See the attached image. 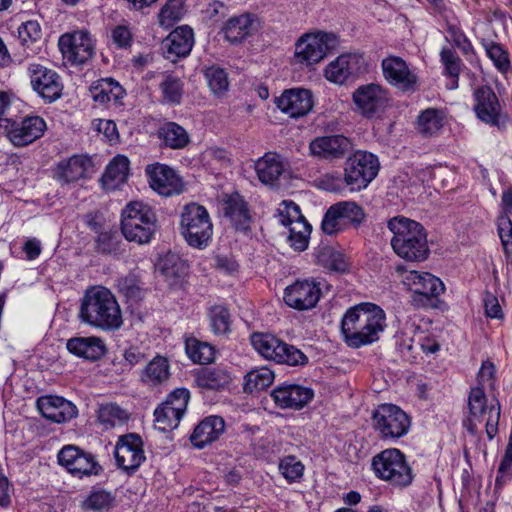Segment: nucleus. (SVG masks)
Returning <instances> with one entry per match:
<instances>
[{
  "label": "nucleus",
  "mask_w": 512,
  "mask_h": 512,
  "mask_svg": "<svg viewBox=\"0 0 512 512\" xmlns=\"http://www.w3.org/2000/svg\"><path fill=\"white\" fill-rule=\"evenodd\" d=\"M385 327L384 310L371 302L350 307L341 320L344 341L351 348H360L378 341Z\"/></svg>",
  "instance_id": "obj_1"
},
{
  "label": "nucleus",
  "mask_w": 512,
  "mask_h": 512,
  "mask_svg": "<svg viewBox=\"0 0 512 512\" xmlns=\"http://www.w3.org/2000/svg\"><path fill=\"white\" fill-rule=\"evenodd\" d=\"M79 318L81 322L103 330L115 331L122 324V312L115 295L104 286L87 289L81 299Z\"/></svg>",
  "instance_id": "obj_2"
},
{
  "label": "nucleus",
  "mask_w": 512,
  "mask_h": 512,
  "mask_svg": "<svg viewBox=\"0 0 512 512\" xmlns=\"http://www.w3.org/2000/svg\"><path fill=\"white\" fill-rule=\"evenodd\" d=\"M388 228L393 233L391 246L399 257L412 262L427 259L430 250L427 233L422 224L397 216L388 221Z\"/></svg>",
  "instance_id": "obj_3"
},
{
  "label": "nucleus",
  "mask_w": 512,
  "mask_h": 512,
  "mask_svg": "<svg viewBox=\"0 0 512 512\" xmlns=\"http://www.w3.org/2000/svg\"><path fill=\"white\" fill-rule=\"evenodd\" d=\"M157 230V217L151 206L142 201L129 202L121 213V231L125 239L144 245Z\"/></svg>",
  "instance_id": "obj_4"
},
{
  "label": "nucleus",
  "mask_w": 512,
  "mask_h": 512,
  "mask_svg": "<svg viewBox=\"0 0 512 512\" xmlns=\"http://www.w3.org/2000/svg\"><path fill=\"white\" fill-rule=\"evenodd\" d=\"M375 476L394 487L404 488L413 481V472L406 456L397 448L381 451L372 458Z\"/></svg>",
  "instance_id": "obj_5"
},
{
  "label": "nucleus",
  "mask_w": 512,
  "mask_h": 512,
  "mask_svg": "<svg viewBox=\"0 0 512 512\" xmlns=\"http://www.w3.org/2000/svg\"><path fill=\"white\" fill-rule=\"evenodd\" d=\"M180 232L189 246L206 248L213 235V224L207 209L197 203H189L181 212Z\"/></svg>",
  "instance_id": "obj_6"
},
{
  "label": "nucleus",
  "mask_w": 512,
  "mask_h": 512,
  "mask_svg": "<svg viewBox=\"0 0 512 512\" xmlns=\"http://www.w3.org/2000/svg\"><path fill=\"white\" fill-rule=\"evenodd\" d=\"M469 417L465 423L467 431L475 435L477 426L485 423L486 434L489 439H493L498 433L501 408L499 402L487 404V398L483 387H474L468 396Z\"/></svg>",
  "instance_id": "obj_7"
},
{
  "label": "nucleus",
  "mask_w": 512,
  "mask_h": 512,
  "mask_svg": "<svg viewBox=\"0 0 512 512\" xmlns=\"http://www.w3.org/2000/svg\"><path fill=\"white\" fill-rule=\"evenodd\" d=\"M251 344L262 357L279 364L297 366L308 362L301 350L270 333H253Z\"/></svg>",
  "instance_id": "obj_8"
},
{
  "label": "nucleus",
  "mask_w": 512,
  "mask_h": 512,
  "mask_svg": "<svg viewBox=\"0 0 512 512\" xmlns=\"http://www.w3.org/2000/svg\"><path fill=\"white\" fill-rule=\"evenodd\" d=\"M378 158L367 151L358 150L345 162L344 183L350 191H360L377 176Z\"/></svg>",
  "instance_id": "obj_9"
},
{
  "label": "nucleus",
  "mask_w": 512,
  "mask_h": 512,
  "mask_svg": "<svg viewBox=\"0 0 512 512\" xmlns=\"http://www.w3.org/2000/svg\"><path fill=\"white\" fill-rule=\"evenodd\" d=\"M373 427L382 439H399L410 429L409 416L398 406L382 404L373 412Z\"/></svg>",
  "instance_id": "obj_10"
},
{
  "label": "nucleus",
  "mask_w": 512,
  "mask_h": 512,
  "mask_svg": "<svg viewBox=\"0 0 512 512\" xmlns=\"http://www.w3.org/2000/svg\"><path fill=\"white\" fill-rule=\"evenodd\" d=\"M189 399L190 393L185 388L171 392L154 411L155 427L162 432L176 429L187 410Z\"/></svg>",
  "instance_id": "obj_11"
},
{
  "label": "nucleus",
  "mask_w": 512,
  "mask_h": 512,
  "mask_svg": "<svg viewBox=\"0 0 512 512\" xmlns=\"http://www.w3.org/2000/svg\"><path fill=\"white\" fill-rule=\"evenodd\" d=\"M337 43L333 33L305 34L295 45V59L307 66L320 62Z\"/></svg>",
  "instance_id": "obj_12"
},
{
  "label": "nucleus",
  "mask_w": 512,
  "mask_h": 512,
  "mask_svg": "<svg viewBox=\"0 0 512 512\" xmlns=\"http://www.w3.org/2000/svg\"><path fill=\"white\" fill-rule=\"evenodd\" d=\"M473 111L478 120L492 127L501 128L507 116L494 90L488 85L477 87L473 92Z\"/></svg>",
  "instance_id": "obj_13"
},
{
  "label": "nucleus",
  "mask_w": 512,
  "mask_h": 512,
  "mask_svg": "<svg viewBox=\"0 0 512 512\" xmlns=\"http://www.w3.org/2000/svg\"><path fill=\"white\" fill-rule=\"evenodd\" d=\"M385 80L404 93H414L419 88V76L416 69L398 56H388L381 62Z\"/></svg>",
  "instance_id": "obj_14"
},
{
  "label": "nucleus",
  "mask_w": 512,
  "mask_h": 512,
  "mask_svg": "<svg viewBox=\"0 0 512 512\" xmlns=\"http://www.w3.org/2000/svg\"><path fill=\"white\" fill-rule=\"evenodd\" d=\"M27 75L32 89L45 101L52 103L61 97L63 84L55 70L32 62L27 65Z\"/></svg>",
  "instance_id": "obj_15"
},
{
  "label": "nucleus",
  "mask_w": 512,
  "mask_h": 512,
  "mask_svg": "<svg viewBox=\"0 0 512 512\" xmlns=\"http://www.w3.org/2000/svg\"><path fill=\"white\" fill-rule=\"evenodd\" d=\"M413 292V302L422 307H437L438 297L444 290L442 281L428 272L411 271L406 277Z\"/></svg>",
  "instance_id": "obj_16"
},
{
  "label": "nucleus",
  "mask_w": 512,
  "mask_h": 512,
  "mask_svg": "<svg viewBox=\"0 0 512 512\" xmlns=\"http://www.w3.org/2000/svg\"><path fill=\"white\" fill-rule=\"evenodd\" d=\"M46 130V122L39 116H30L20 122L4 120V135L16 147L27 146L39 139Z\"/></svg>",
  "instance_id": "obj_17"
},
{
  "label": "nucleus",
  "mask_w": 512,
  "mask_h": 512,
  "mask_svg": "<svg viewBox=\"0 0 512 512\" xmlns=\"http://www.w3.org/2000/svg\"><path fill=\"white\" fill-rule=\"evenodd\" d=\"M63 57L72 64H83L94 55L95 45L89 32L80 30L63 34L58 41Z\"/></svg>",
  "instance_id": "obj_18"
},
{
  "label": "nucleus",
  "mask_w": 512,
  "mask_h": 512,
  "mask_svg": "<svg viewBox=\"0 0 512 512\" xmlns=\"http://www.w3.org/2000/svg\"><path fill=\"white\" fill-rule=\"evenodd\" d=\"M351 140L342 134L318 136L310 141L309 154L325 161H336L346 157L352 150Z\"/></svg>",
  "instance_id": "obj_19"
},
{
  "label": "nucleus",
  "mask_w": 512,
  "mask_h": 512,
  "mask_svg": "<svg viewBox=\"0 0 512 512\" xmlns=\"http://www.w3.org/2000/svg\"><path fill=\"white\" fill-rule=\"evenodd\" d=\"M58 462L71 474L79 478L98 475L102 470V467L91 453L85 452L73 445L65 446L59 451Z\"/></svg>",
  "instance_id": "obj_20"
},
{
  "label": "nucleus",
  "mask_w": 512,
  "mask_h": 512,
  "mask_svg": "<svg viewBox=\"0 0 512 512\" xmlns=\"http://www.w3.org/2000/svg\"><path fill=\"white\" fill-rule=\"evenodd\" d=\"M388 100V92L374 83L362 85L353 93L356 111L366 118H373L383 112Z\"/></svg>",
  "instance_id": "obj_21"
},
{
  "label": "nucleus",
  "mask_w": 512,
  "mask_h": 512,
  "mask_svg": "<svg viewBox=\"0 0 512 512\" xmlns=\"http://www.w3.org/2000/svg\"><path fill=\"white\" fill-rule=\"evenodd\" d=\"M114 455L119 468L127 473L134 472L146 458L141 437L132 433L121 436Z\"/></svg>",
  "instance_id": "obj_22"
},
{
  "label": "nucleus",
  "mask_w": 512,
  "mask_h": 512,
  "mask_svg": "<svg viewBox=\"0 0 512 512\" xmlns=\"http://www.w3.org/2000/svg\"><path fill=\"white\" fill-rule=\"evenodd\" d=\"M320 295L319 284L314 280H297L286 287L284 301L289 307L304 311L314 308L320 299Z\"/></svg>",
  "instance_id": "obj_23"
},
{
  "label": "nucleus",
  "mask_w": 512,
  "mask_h": 512,
  "mask_svg": "<svg viewBox=\"0 0 512 512\" xmlns=\"http://www.w3.org/2000/svg\"><path fill=\"white\" fill-rule=\"evenodd\" d=\"M146 172L150 179V187L160 195L172 196L180 194L184 189L181 177L167 165L157 163L148 166Z\"/></svg>",
  "instance_id": "obj_24"
},
{
  "label": "nucleus",
  "mask_w": 512,
  "mask_h": 512,
  "mask_svg": "<svg viewBox=\"0 0 512 512\" xmlns=\"http://www.w3.org/2000/svg\"><path fill=\"white\" fill-rule=\"evenodd\" d=\"M277 107L292 118L307 115L313 108L312 92L308 89L293 88L285 90L275 99Z\"/></svg>",
  "instance_id": "obj_25"
},
{
  "label": "nucleus",
  "mask_w": 512,
  "mask_h": 512,
  "mask_svg": "<svg viewBox=\"0 0 512 512\" xmlns=\"http://www.w3.org/2000/svg\"><path fill=\"white\" fill-rule=\"evenodd\" d=\"M36 405L44 418L55 423L68 422L78 414V410L72 402L59 396H41L37 399Z\"/></svg>",
  "instance_id": "obj_26"
},
{
  "label": "nucleus",
  "mask_w": 512,
  "mask_h": 512,
  "mask_svg": "<svg viewBox=\"0 0 512 512\" xmlns=\"http://www.w3.org/2000/svg\"><path fill=\"white\" fill-rule=\"evenodd\" d=\"M311 388L296 385L283 384L274 388L271 397L275 404L282 409H301L313 398Z\"/></svg>",
  "instance_id": "obj_27"
},
{
  "label": "nucleus",
  "mask_w": 512,
  "mask_h": 512,
  "mask_svg": "<svg viewBox=\"0 0 512 512\" xmlns=\"http://www.w3.org/2000/svg\"><path fill=\"white\" fill-rule=\"evenodd\" d=\"M363 59L357 54H343L329 63L325 68V77L330 82L343 84L349 78L363 71Z\"/></svg>",
  "instance_id": "obj_28"
},
{
  "label": "nucleus",
  "mask_w": 512,
  "mask_h": 512,
  "mask_svg": "<svg viewBox=\"0 0 512 512\" xmlns=\"http://www.w3.org/2000/svg\"><path fill=\"white\" fill-rule=\"evenodd\" d=\"M92 172L93 164L90 158L74 155L56 165L54 177L59 182L68 184L86 178Z\"/></svg>",
  "instance_id": "obj_29"
},
{
  "label": "nucleus",
  "mask_w": 512,
  "mask_h": 512,
  "mask_svg": "<svg viewBox=\"0 0 512 512\" xmlns=\"http://www.w3.org/2000/svg\"><path fill=\"white\" fill-rule=\"evenodd\" d=\"M193 30L189 26H180L173 30L162 42V49L167 59L187 56L194 44Z\"/></svg>",
  "instance_id": "obj_30"
},
{
  "label": "nucleus",
  "mask_w": 512,
  "mask_h": 512,
  "mask_svg": "<svg viewBox=\"0 0 512 512\" xmlns=\"http://www.w3.org/2000/svg\"><path fill=\"white\" fill-rule=\"evenodd\" d=\"M254 168L262 184L278 187L279 180L285 172V163L277 153L268 152L255 162Z\"/></svg>",
  "instance_id": "obj_31"
},
{
  "label": "nucleus",
  "mask_w": 512,
  "mask_h": 512,
  "mask_svg": "<svg viewBox=\"0 0 512 512\" xmlns=\"http://www.w3.org/2000/svg\"><path fill=\"white\" fill-rule=\"evenodd\" d=\"M225 430V422L222 417L209 416L204 418L194 428L190 436L192 445L198 449L216 441Z\"/></svg>",
  "instance_id": "obj_32"
},
{
  "label": "nucleus",
  "mask_w": 512,
  "mask_h": 512,
  "mask_svg": "<svg viewBox=\"0 0 512 512\" xmlns=\"http://www.w3.org/2000/svg\"><path fill=\"white\" fill-rule=\"evenodd\" d=\"M256 21V17L249 13L229 18L222 28L224 38L231 44L243 42L256 30Z\"/></svg>",
  "instance_id": "obj_33"
},
{
  "label": "nucleus",
  "mask_w": 512,
  "mask_h": 512,
  "mask_svg": "<svg viewBox=\"0 0 512 512\" xmlns=\"http://www.w3.org/2000/svg\"><path fill=\"white\" fill-rule=\"evenodd\" d=\"M68 351L78 357L95 361L105 354V345L99 337H75L67 341Z\"/></svg>",
  "instance_id": "obj_34"
},
{
  "label": "nucleus",
  "mask_w": 512,
  "mask_h": 512,
  "mask_svg": "<svg viewBox=\"0 0 512 512\" xmlns=\"http://www.w3.org/2000/svg\"><path fill=\"white\" fill-rule=\"evenodd\" d=\"M279 222L293 234L311 233V225L301 214L300 207L292 201H283L278 209Z\"/></svg>",
  "instance_id": "obj_35"
},
{
  "label": "nucleus",
  "mask_w": 512,
  "mask_h": 512,
  "mask_svg": "<svg viewBox=\"0 0 512 512\" xmlns=\"http://www.w3.org/2000/svg\"><path fill=\"white\" fill-rule=\"evenodd\" d=\"M89 91L93 100L101 105L110 102L118 103L125 95L123 87L113 78H102L94 81Z\"/></svg>",
  "instance_id": "obj_36"
},
{
  "label": "nucleus",
  "mask_w": 512,
  "mask_h": 512,
  "mask_svg": "<svg viewBox=\"0 0 512 512\" xmlns=\"http://www.w3.org/2000/svg\"><path fill=\"white\" fill-rule=\"evenodd\" d=\"M231 380V373L224 367H205L195 375L196 385L209 390L224 389Z\"/></svg>",
  "instance_id": "obj_37"
},
{
  "label": "nucleus",
  "mask_w": 512,
  "mask_h": 512,
  "mask_svg": "<svg viewBox=\"0 0 512 512\" xmlns=\"http://www.w3.org/2000/svg\"><path fill=\"white\" fill-rule=\"evenodd\" d=\"M129 174V160L124 155H117L108 164L102 178L103 187L106 190L118 189L127 181Z\"/></svg>",
  "instance_id": "obj_38"
},
{
  "label": "nucleus",
  "mask_w": 512,
  "mask_h": 512,
  "mask_svg": "<svg viewBox=\"0 0 512 512\" xmlns=\"http://www.w3.org/2000/svg\"><path fill=\"white\" fill-rule=\"evenodd\" d=\"M225 215L233 222L235 227L245 230L249 227L250 215L246 202L238 195H232L225 204Z\"/></svg>",
  "instance_id": "obj_39"
},
{
  "label": "nucleus",
  "mask_w": 512,
  "mask_h": 512,
  "mask_svg": "<svg viewBox=\"0 0 512 512\" xmlns=\"http://www.w3.org/2000/svg\"><path fill=\"white\" fill-rule=\"evenodd\" d=\"M314 257L316 263L325 269L336 272H344L347 269L344 255L331 246H318L314 250Z\"/></svg>",
  "instance_id": "obj_40"
},
{
  "label": "nucleus",
  "mask_w": 512,
  "mask_h": 512,
  "mask_svg": "<svg viewBox=\"0 0 512 512\" xmlns=\"http://www.w3.org/2000/svg\"><path fill=\"white\" fill-rule=\"evenodd\" d=\"M159 137L163 143L172 149H182L189 143L186 130L175 122H168L159 129Z\"/></svg>",
  "instance_id": "obj_41"
},
{
  "label": "nucleus",
  "mask_w": 512,
  "mask_h": 512,
  "mask_svg": "<svg viewBox=\"0 0 512 512\" xmlns=\"http://www.w3.org/2000/svg\"><path fill=\"white\" fill-rule=\"evenodd\" d=\"M169 378V364L164 357H155L143 370L141 379L152 386L163 383Z\"/></svg>",
  "instance_id": "obj_42"
},
{
  "label": "nucleus",
  "mask_w": 512,
  "mask_h": 512,
  "mask_svg": "<svg viewBox=\"0 0 512 512\" xmlns=\"http://www.w3.org/2000/svg\"><path fill=\"white\" fill-rule=\"evenodd\" d=\"M97 417L105 429L123 425L129 419L128 413L115 403L101 405Z\"/></svg>",
  "instance_id": "obj_43"
},
{
  "label": "nucleus",
  "mask_w": 512,
  "mask_h": 512,
  "mask_svg": "<svg viewBox=\"0 0 512 512\" xmlns=\"http://www.w3.org/2000/svg\"><path fill=\"white\" fill-rule=\"evenodd\" d=\"M443 126V113L435 108H428L417 118V130L423 135H434Z\"/></svg>",
  "instance_id": "obj_44"
},
{
  "label": "nucleus",
  "mask_w": 512,
  "mask_h": 512,
  "mask_svg": "<svg viewBox=\"0 0 512 512\" xmlns=\"http://www.w3.org/2000/svg\"><path fill=\"white\" fill-rule=\"evenodd\" d=\"M184 14V0H167L158 13V23L164 28H170L180 21Z\"/></svg>",
  "instance_id": "obj_45"
},
{
  "label": "nucleus",
  "mask_w": 512,
  "mask_h": 512,
  "mask_svg": "<svg viewBox=\"0 0 512 512\" xmlns=\"http://www.w3.org/2000/svg\"><path fill=\"white\" fill-rule=\"evenodd\" d=\"M185 349L188 357L194 363L207 364L214 359V348L206 342L196 338H188L185 341Z\"/></svg>",
  "instance_id": "obj_46"
},
{
  "label": "nucleus",
  "mask_w": 512,
  "mask_h": 512,
  "mask_svg": "<svg viewBox=\"0 0 512 512\" xmlns=\"http://www.w3.org/2000/svg\"><path fill=\"white\" fill-rule=\"evenodd\" d=\"M116 497L112 492L95 489L90 492L83 503V508L93 511H108L114 508Z\"/></svg>",
  "instance_id": "obj_47"
},
{
  "label": "nucleus",
  "mask_w": 512,
  "mask_h": 512,
  "mask_svg": "<svg viewBox=\"0 0 512 512\" xmlns=\"http://www.w3.org/2000/svg\"><path fill=\"white\" fill-rule=\"evenodd\" d=\"M274 381V373L267 367L254 369L245 376V391L253 392L269 387Z\"/></svg>",
  "instance_id": "obj_48"
},
{
  "label": "nucleus",
  "mask_w": 512,
  "mask_h": 512,
  "mask_svg": "<svg viewBox=\"0 0 512 512\" xmlns=\"http://www.w3.org/2000/svg\"><path fill=\"white\" fill-rule=\"evenodd\" d=\"M160 90L165 103L171 105L179 104L183 95V82L174 75H166L160 83Z\"/></svg>",
  "instance_id": "obj_49"
},
{
  "label": "nucleus",
  "mask_w": 512,
  "mask_h": 512,
  "mask_svg": "<svg viewBox=\"0 0 512 512\" xmlns=\"http://www.w3.org/2000/svg\"><path fill=\"white\" fill-rule=\"evenodd\" d=\"M278 467L280 473L289 483L298 481L304 473V465L292 455L280 459Z\"/></svg>",
  "instance_id": "obj_50"
},
{
  "label": "nucleus",
  "mask_w": 512,
  "mask_h": 512,
  "mask_svg": "<svg viewBox=\"0 0 512 512\" xmlns=\"http://www.w3.org/2000/svg\"><path fill=\"white\" fill-rule=\"evenodd\" d=\"M210 324L213 332L217 335H224L230 330V314L227 308L217 305L211 308Z\"/></svg>",
  "instance_id": "obj_51"
},
{
  "label": "nucleus",
  "mask_w": 512,
  "mask_h": 512,
  "mask_svg": "<svg viewBox=\"0 0 512 512\" xmlns=\"http://www.w3.org/2000/svg\"><path fill=\"white\" fill-rule=\"evenodd\" d=\"M118 291L130 301H139L143 297V289L135 275H127L117 280Z\"/></svg>",
  "instance_id": "obj_52"
},
{
  "label": "nucleus",
  "mask_w": 512,
  "mask_h": 512,
  "mask_svg": "<svg viewBox=\"0 0 512 512\" xmlns=\"http://www.w3.org/2000/svg\"><path fill=\"white\" fill-rule=\"evenodd\" d=\"M208 85L214 94H221L227 91L229 83L226 72L219 67H209L205 71Z\"/></svg>",
  "instance_id": "obj_53"
},
{
  "label": "nucleus",
  "mask_w": 512,
  "mask_h": 512,
  "mask_svg": "<svg viewBox=\"0 0 512 512\" xmlns=\"http://www.w3.org/2000/svg\"><path fill=\"white\" fill-rule=\"evenodd\" d=\"M333 205L337 212H339L342 220L360 224L365 218L363 209L356 202L342 201Z\"/></svg>",
  "instance_id": "obj_54"
},
{
  "label": "nucleus",
  "mask_w": 512,
  "mask_h": 512,
  "mask_svg": "<svg viewBox=\"0 0 512 512\" xmlns=\"http://www.w3.org/2000/svg\"><path fill=\"white\" fill-rule=\"evenodd\" d=\"M488 57L492 60L494 66L501 73H506L510 68V60L507 51L501 45L491 42L485 46Z\"/></svg>",
  "instance_id": "obj_55"
},
{
  "label": "nucleus",
  "mask_w": 512,
  "mask_h": 512,
  "mask_svg": "<svg viewBox=\"0 0 512 512\" xmlns=\"http://www.w3.org/2000/svg\"><path fill=\"white\" fill-rule=\"evenodd\" d=\"M18 36L22 45L29 46L41 39V26L36 20L26 21L18 28Z\"/></svg>",
  "instance_id": "obj_56"
},
{
  "label": "nucleus",
  "mask_w": 512,
  "mask_h": 512,
  "mask_svg": "<svg viewBox=\"0 0 512 512\" xmlns=\"http://www.w3.org/2000/svg\"><path fill=\"white\" fill-rule=\"evenodd\" d=\"M341 221L342 218L339 215V212H337L334 205H332L323 217L321 229L327 235L335 234L341 230Z\"/></svg>",
  "instance_id": "obj_57"
},
{
  "label": "nucleus",
  "mask_w": 512,
  "mask_h": 512,
  "mask_svg": "<svg viewBox=\"0 0 512 512\" xmlns=\"http://www.w3.org/2000/svg\"><path fill=\"white\" fill-rule=\"evenodd\" d=\"M498 234L505 254H512V222L508 216L498 219Z\"/></svg>",
  "instance_id": "obj_58"
},
{
  "label": "nucleus",
  "mask_w": 512,
  "mask_h": 512,
  "mask_svg": "<svg viewBox=\"0 0 512 512\" xmlns=\"http://www.w3.org/2000/svg\"><path fill=\"white\" fill-rule=\"evenodd\" d=\"M440 55L447 74L452 78H458L462 64L458 55L451 49H443Z\"/></svg>",
  "instance_id": "obj_59"
},
{
  "label": "nucleus",
  "mask_w": 512,
  "mask_h": 512,
  "mask_svg": "<svg viewBox=\"0 0 512 512\" xmlns=\"http://www.w3.org/2000/svg\"><path fill=\"white\" fill-rule=\"evenodd\" d=\"M112 41L119 48H127L132 43V33L127 26L118 25L111 31Z\"/></svg>",
  "instance_id": "obj_60"
},
{
  "label": "nucleus",
  "mask_w": 512,
  "mask_h": 512,
  "mask_svg": "<svg viewBox=\"0 0 512 512\" xmlns=\"http://www.w3.org/2000/svg\"><path fill=\"white\" fill-rule=\"evenodd\" d=\"M485 313L490 318L500 319L503 317L502 309L496 296L486 293L483 299Z\"/></svg>",
  "instance_id": "obj_61"
},
{
  "label": "nucleus",
  "mask_w": 512,
  "mask_h": 512,
  "mask_svg": "<svg viewBox=\"0 0 512 512\" xmlns=\"http://www.w3.org/2000/svg\"><path fill=\"white\" fill-rule=\"evenodd\" d=\"M495 376V366L494 364L486 360L482 363L481 368L478 372V383L482 387L485 384H491Z\"/></svg>",
  "instance_id": "obj_62"
},
{
  "label": "nucleus",
  "mask_w": 512,
  "mask_h": 512,
  "mask_svg": "<svg viewBox=\"0 0 512 512\" xmlns=\"http://www.w3.org/2000/svg\"><path fill=\"white\" fill-rule=\"evenodd\" d=\"M178 263L181 261L175 254H168L161 260V270L166 276H175L179 272Z\"/></svg>",
  "instance_id": "obj_63"
},
{
  "label": "nucleus",
  "mask_w": 512,
  "mask_h": 512,
  "mask_svg": "<svg viewBox=\"0 0 512 512\" xmlns=\"http://www.w3.org/2000/svg\"><path fill=\"white\" fill-rule=\"evenodd\" d=\"M512 474V453L505 451L504 456L498 468L496 482H500L504 477Z\"/></svg>",
  "instance_id": "obj_64"
}]
</instances>
